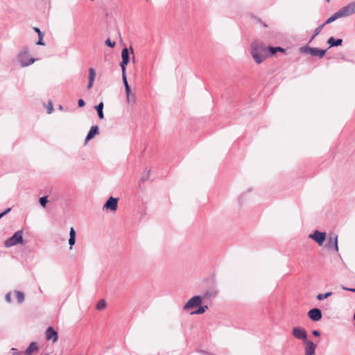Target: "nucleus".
<instances>
[{"mask_svg":"<svg viewBox=\"0 0 355 355\" xmlns=\"http://www.w3.org/2000/svg\"><path fill=\"white\" fill-rule=\"evenodd\" d=\"M38 350V345L36 342H31L28 347V348L26 349V351L24 352L26 355H31L35 352H37Z\"/></svg>","mask_w":355,"mask_h":355,"instance_id":"dca6fc26","label":"nucleus"},{"mask_svg":"<svg viewBox=\"0 0 355 355\" xmlns=\"http://www.w3.org/2000/svg\"><path fill=\"white\" fill-rule=\"evenodd\" d=\"M122 60L120 63L121 71H125V67L130 61V53L127 48H124L121 52Z\"/></svg>","mask_w":355,"mask_h":355,"instance_id":"9b49d317","label":"nucleus"},{"mask_svg":"<svg viewBox=\"0 0 355 355\" xmlns=\"http://www.w3.org/2000/svg\"><path fill=\"white\" fill-rule=\"evenodd\" d=\"M43 37H41V36L39 37V40H38V41L37 42V45H41V46L45 45V44H44V42L43 41Z\"/></svg>","mask_w":355,"mask_h":355,"instance_id":"f704fd0d","label":"nucleus"},{"mask_svg":"<svg viewBox=\"0 0 355 355\" xmlns=\"http://www.w3.org/2000/svg\"><path fill=\"white\" fill-rule=\"evenodd\" d=\"M48 202L49 201L47 199V196H43L39 199V202H40V205L43 207H46Z\"/></svg>","mask_w":355,"mask_h":355,"instance_id":"cd10ccee","label":"nucleus"},{"mask_svg":"<svg viewBox=\"0 0 355 355\" xmlns=\"http://www.w3.org/2000/svg\"><path fill=\"white\" fill-rule=\"evenodd\" d=\"M312 334H313V336H320V331H318V330H313V331H312Z\"/></svg>","mask_w":355,"mask_h":355,"instance_id":"a19ab883","label":"nucleus"},{"mask_svg":"<svg viewBox=\"0 0 355 355\" xmlns=\"http://www.w3.org/2000/svg\"><path fill=\"white\" fill-rule=\"evenodd\" d=\"M150 170H147L141 176V180L142 181H146L147 180L149 179V176H150Z\"/></svg>","mask_w":355,"mask_h":355,"instance_id":"c85d7f7f","label":"nucleus"},{"mask_svg":"<svg viewBox=\"0 0 355 355\" xmlns=\"http://www.w3.org/2000/svg\"><path fill=\"white\" fill-rule=\"evenodd\" d=\"M293 336L299 340L306 342L307 334L304 329L302 327H294L292 332Z\"/></svg>","mask_w":355,"mask_h":355,"instance_id":"6e6552de","label":"nucleus"},{"mask_svg":"<svg viewBox=\"0 0 355 355\" xmlns=\"http://www.w3.org/2000/svg\"><path fill=\"white\" fill-rule=\"evenodd\" d=\"M11 350L13 352L12 355H21L22 354L21 352H17L15 348H12Z\"/></svg>","mask_w":355,"mask_h":355,"instance_id":"58836bf2","label":"nucleus"},{"mask_svg":"<svg viewBox=\"0 0 355 355\" xmlns=\"http://www.w3.org/2000/svg\"><path fill=\"white\" fill-rule=\"evenodd\" d=\"M98 133H99L98 127L97 125L92 126L86 138H85V142L87 143L89 140L93 139Z\"/></svg>","mask_w":355,"mask_h":355,"instance_id":"4468645a","label":"nucleus"},{"mask_svg":"<svg viewBox=\"0 0 355 355\" xmlns=\"http://www.w3.org/2000/svg\"><path fill=\"white\" fill-rule=\"evenodd\" d=\"M268 48L261 42L255 41L251 44V55L257 64L261 63L267 58Z\"/></svg>","mask_w":355,"mask_h":355,"instance_id":"f257e3e1","label":"nucleus"},{"mask_svg":"<svg viewBox=\"0 0 355 355\" xmlns=\"http://www.w3.org/2000/svg\"><path fill=\"white\" fill-rule=\"evenodd\" d=\"M10 211H11V208H8L3 212L1 213L0 214V218H1L3 216L7 214L8 213H9Z\"/></svg>","mask_w":355,"mask_h":355,"instance_id":"e433bc0d","label":"nucleus"},{"mask_svg":"<svg viewBox=\"0 0 355 355\" xmlns=\"http://www.w3.org/2000/svg\"><path fill=\"white\" fill-rule=\"evenodd\" d=\"M308 316L311 320H313L314 322H317V321H319L322 318V312H321L320 309H319L318 308H314V309H311L308 312Z\"/></svg>","mask_w":355,"mask_h":355,"instance_id":"f8f14e48","label":"nucleus"},{"mask_svg":"<svg viewBox=\"0 0 355 355\" xmlns=\"http://www.w3.org/2000/svg\"><path fill=\"white\" fill-rule=\"evenodd\" d=\"M340 18L349 17L355 13V1L351 2L338 10Z\"/></svg>","mask_w":355,"mask_h":355,"instance_id":"20e7f679","label":"nucleus"},{"mask_svg":"<svg viewBox=\"0 0 355 355\" xmlns=\"http://www.w3.org/2000/svg\"><path fill=\"white\" fill-rule=\"evenodd\" d=\"M47 109H48V114H51L53 112V103L51 101H49L48 103Z\"/></svg>","mask_w":355,"mask_h":355,"instance_id":"473e14b6","label":"nucleus"},{"mask_svg":"<svg viewBox=\"0 0 355 355\" xmlns=\"http://www.w3.org/2000/svg\"><path fill=\"white\" fill-rule=\"evenodd\" d=\"M326 232L315 230L313 234L309 236V237L314 240L319 245H322L326 239Z\"/></svg>","mask_w":355,"mask_h":355,"instance_id":"423d86ee","label":"nucleus"},{"mask_svg":"<svg viewBox=\"0 0 355 355\" xmlns=\"http://www.w3.org/2000/svg\"><path fill=\"white\" fill-rule=\"evenodd\" d=\"M23 242V231L19 230L16 232L11 237L8 239L5 242L7 248L12 247L15 245L22 243Z\"/></svg>","mask_w":355,"mask_h":355,"instance_id":"7ed1b4c3","label":"nucleus"},{"mask_svg":"<svg viewBox=\"0 0 355 355\" xmlns=\"http://www.w3.org/2000/svg\"><path fill=\"white\" fill-rule=\"evenodd\" d=\"M16 296L19 303H21L24 300V294L21 291H16Z\"/></svg>","mask_w":355,"mask_h":355,"instance_id":"bb28decb","label":"nucleus"},{"mask_svg":"<svg viewBox=\"0 0 355 355\" xmlns=\"http://www.w3.org/2000/svg\"><path fill=\"white\" fill-rule=\"evenodd\" d=\"M122 79H123V85L125 86L128 102H130V87L128 80H127L125 71H122Z\"/></svg>","mask_w":355,"mask_h":355,"instance_id":"2eb2a0df","label":"nucleus"},{"mask_svg":"<svg viewBox=\"0 0 355 355\" xmlns=\"http://www.w3.org/2000/svg\"><path fill=\"white\" fill-rule=\"evenodd\" d=\"M208 309V306L205 305L200 306L197 310L195 311L191 312V314H202L205 312V311Z\"/></svg>","mask_w":355,"mask_h":355,"instance_id":"5701e85b","label":"nucleus"},{"mask_svg":"<svg viewBox=\"0 0 355 355\" xmlns=\"http://www.w3.org/2000/svg\"><path fill=\"white\" fill-rule=\"evenodd\" d=\"M106 306V302L104 300H101L96 304V309L103 310Z\"/></svg>","mask_w":355,"mask_h":355,"instance_id":"a878e982","label":"nucleus"},{"mask_svg":"<svg viewBox=\"0 0 355 355\" xmlns=\"http://www.w3.org/2000/svg\"><path fill=\"white\" fill-rule=\"evenodd\" d=\"M130 101L129 103H134L135 101V96H130Z\"/></svg>","mask_w":355,"mask_h":355,"instance_id":"37998d69","label":"nucleus"},{"mask_svg":"<svg viewBox=\"0 0 355 355\" xmlns=\"http://www.w3.org/2000/svg\"><path fill=\"white\" fill-rule=\"evenodd\" d=\"M17 59L22 67H28L35 61V59L31 58L28 53V48L25 46L18 54Z\"/></svg>","mask_w":355,"mask_h":355,"instance_id":"f03ea898","label":"nucleus"},{"mask_svg":"<svg viewBox=\"0 0 355 355\" xmlns=\"http://www.w3.org/2000/svg\"><path fill=\"white\" fill-rule=\"evenodd\" d=\"M33 30L37 33L38 37H44V33L40 31V29L37 27H34Z\"/></svg>","mask_w":355,"mask_h":355,"instance_id":"72a5a7b5","label":"nucleus"},{"mask_svg":"<svg viewBox=\"0 0 355 355\" xmlns=\"http://www.w3.org/2000/svg\"><path fill=\"white\" fill-rule=\"evenodd\" d=\"M331 295H332L331 292H327V293H326L324 294L320 293V294L317 295L316 298L318 300H322L324 299H326V298L330 297Z\"/></svg>","mask_w":355,"mask_h":355,"instance_id":"393cba45","label":"nucleus"},{"mask_svg":"<svg viewBox=\"0 0 355 355\" xmlns=\"http://www.w3.org/2000/svg\"><path fill=\"white\" fill-rule=\"evenodd\" d=\"M105 44L107 46L111 47V48H113L115 46V42H112L109 38L105 40Z\"/></svg>","mask_w":355,"mask_h":355,"instance_id":"7c9ffc66","label":"nucleus"},{"mask_svg":"<svg viewBox=\"0 0 355 355\" xmlns=\"http://www.w3.org/2000/svg\"><path fill=\"white\" fill-rule=\"evenodd\" d=\"M311 49H313V47L303 46L300 48L301 52L311 54Z\"/></svg>","mask_w":355,"mask_h":355,"instance_id":"c756f323","label":"nucleus"},{"mask_svg":"<svg viewBox=\"0 0 355 355\" xmlns=\"http://www.w3.org/2000/svg\"><path fill=\"white\" fill-rule=\"evenodd\" d=\"M316 37V35H315L314 34L312 35L311 40H310V42H311L315 37Z\"/></svg>","mask_w":355,"mask_h":355,"instance_id":"c03bdc74","label":"nucleus"},{"mask_svg":"<svg viewBox=\"0 0 355 355\" xmlns=\"http://www.w3.org/2000/svg\"><path fill=\"white\" fill-rule=\"evenodd\" d=\"M103 106H104L103 103L101 102L97 105H96L94 107L98 113V116L100 119H103L104 118V114H103Z\"/></svg>","mask_w":355,"mask_h":355,"instance_id":"aec40b11","label":"nucleus"},{"mask_svg":"<svg viewBox=\"0 0 355 355\" xmlns=\"http://www.w3.org/2000/svg\"><path fill=\"white\" fill-rule=\"evenodd\" d=\"M327 43L329 44V47L340 46L343 43L342 39H335L331 37L328 39Z\"/></svg>","mask_w":355,"mask_h":355,"instance_id":"a211bd4d","label":"nucleus"},{"mask_svg":"<svg viewBox=\"0 0 355 355\" xmlns=\"http://www.w3.org/2000/svg\"><path fill=\"white\" fill-rule=\"evenodd\" d=\"M324 24H322L320 25V26H318V28H316L314 31V35H318L322 31V28L324 27Z\"/></svg>","mask_w":355,"mask_h":355,"instance_id":"2f4dec72","label":"nucleus"},{"mask_svg":"<svg viewBox=\"0 0 355 355\" xmlns=\"http://www.w3.org/2000/svg\"><path fill=\"white\" fill-rule=\"evenodd\" d=\"M310 51L312 56H318L320 58H322L326 53V50H322L318 48H313V49H311Z\"/></svg>","mask_w":355,"mask_h":355,"instance_id":"6ab92c4d","label":"nucleus"},{"mask_svg":"<svg viewBox=\"0 0 355 355\" xmlns=\"http://www.w3.org/2000/svg\"><path fill=\"white\" fill-rule=\"evenodd\" d=\"M268 51L269 52V54L270 55H272L278 51L279 52H284V49L279 47V46H278V47L269 46V47H268Z\"/></svg>","mask_w":355,"mask_h":355,"instance_id":"412c9836","label":"nucleus"},{"mask_svg":"<svg viewBox=\"0 0 355 355\" xmlns=\"http://www.w3.org/2000/svg\"><path fill=\"white\" fill-rule=\"evenodd\" d=\"M326 247L329 249H334L336 252L338 251V236L336 234L329 235Z\"/></svg>","mask_w":355,"mask_h":355,"instance_id":"0eeeda50","label":"nucleus"},{"mask_svg":"<svg viewBox=\"0 0 355 355\" xmlns=\"http://www.w3.org/2000/svg\"><path fill=\"white\" fill-rule=\"evenodd\" d=\"M330 0H327V2H329Z\"/></svg>","mask_w":355,"mask_h":355,"instance_id":"49530a36","label":"nucleus"},{"mask_svg":"<svg viewBox=\"0 0 355 355\" xmlns=\"http://www.w3.org/2000/svg\"><path fill=\"white\" fill-rule=\"evenodd\" d=\"M85 105V101H83V99L82 98H80L78 101V105L79 107H83L84 105Z\"/></svg>","mask_w":355,"mask_h":355,"instance_id":"c9c22d12","label":"nucleus"},{"mask_svg":"<svg viewBox=\"0 0 355 355\" xmlns=\"http://www.w3.org/2000/svg\"><path fill=\"white\" fill-rule=\"evenodd\" d=\"M339 18H340V17L338 14V12L337 11L334 15H332L323 24L325 26L326 24H330Z\"/></svg>","mask_w":355,"mask_h":355,"instance_id":"4be33fe9","label":"nucleus"},{"mask_svg":"<svg viewBox=\"0 0 355 355\" xmlns=\"http://www.w3.org/2000/svg\"><path fill=\"white\" fill-rule=\"evenodd\" d=\"M118 207V198L110 197L105 202L103 205V209H109L110 211H116Z\"/></svg>","mask_w":355,"mask_h":355,"instance_id":"9d476101","label":"nucleus"},{"mask_svg":"<svg viewBox=\"0 0 355 355\" xmlns=\"http://www.w3.org/2000/svg\"><path fill=\"white\" fill-rule=\"evenodd\" d=\"M6 300L8 302H11L12 300H11V293H8L6 295Z\"/></svg>","mask_w":355,"mask_h":355,"instance_id":"4c0bfd02","label":"nucleus"},{"mask_svg":"<svg viewBox=\"0 0 355 355\" xmlns=\"http://www.w3.org/2000/svg\"><path fill=\"white\" fill-rule=\"evenodd\" d=\"M46 339L51 340L53 343H56L58 340V332L51 327H49L45 332Z\"/></svg>","mask_w":355,"mask_h":355,"instance_id":"1a4fd4ad","label":"nucleus"},{"mask_svg":"<svg viewBox=\"0 0 355 355\" xmlns=\"http://www.w3.org/2000/svg\"><path fill=\"white\" fill-rule=\"evenodd\" d=\"M304 343L306 344L305 355H314L315 348H316V345L310 340H306V342H304Z\"/></svg>","mask_w":355,"mask_h":355,"instance_id":"ddd939ff","label":"nucleus"},{"mask_svg":"<svg viewBox=\"0 0 355 355\" xmlns=\"http://www.w3.org/2000/svg\"><path fill=\"white\" fill-rule=\"evenodd\" d=\"M76 233L74 228L71 227L70 232H69V245L70 249H72L73 246L74 245V244L76 243Z\"/></svg>","mask_w":355,"mask_h":355,"instance_id":"f3484780","label":"nucleus"},{"mask_svg":"<svg viewBox=\"0 0 355 355\" xmlns=\"http://www.w3.org/2000/svg\"><path fill=\"white\" fill-rule=\"evenodd\" d=\"M342 288H343V290H345V291H351V292H354V293H355V288H347V287H345V286H342Z\"/></svg>","mask_w":355,"mask_h":355,"instance_id":"ea45409f","label":"nucleus"},{"mask_svg":"<svg viewBox=\"0 0 355 355\" xmlns=\"http://www.w3.org/2000/svg\"><path fill=\"white\" fill-rule=\"evenodd\" d=\"M59 109H60V110H62V109H63L62 106V105H60V106H59Z\"/></svg>","mask_w":355,"mask_h":355,"instance_id":"a18cd8bd","label":"nucleus"},{"mask_svg":"<svg viewBox=\"0 0 355 355\" xmlns=\"http://www.w3.org/2000/svg\"><path fill=\"white\" fill-rule=\"evenodd\" d=\"M94 82L93 81H89L87 84V89H90L93 87Z\"/></svg>","mask_w":355,"mask_h":355,"instance_id":"79ce46f5","label":"nucleus"},{"mask_svg":"<svg viewBox=\"0 0 355 355\" xmlns=\"http://www.w3.org/2000/svg\"><path fill=\"white\" fill-rule=\"evenodd\" d=\"M96 77V71L94 68H89V81H94Z\"/></svg>","mask_w":355,"mask_h":355,"instance_id":"b1692460","label":"nucleus"},{"mask_svg":"<svg viewBox=\"0 0 355 355\" xmlns=\"http://www.w3.org/2000/svg\"><path fill=\"white\" fill-rule=\"evenodd\" d=\"M202 302V297L199 295H195L191 297L183 306L184 311H189L197 306H199Z\"/></svg>","mask_w":355,"mask_h":355,"instance_id":"39448f33","label":"nucleus"}]
</instances>
